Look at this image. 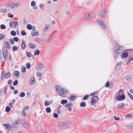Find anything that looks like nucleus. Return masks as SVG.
<instances>
[{"label": "nucleus", "instance_id": "obj_1", "mask_svg": "<svg viewBox=\"0 0 133 133\" xmlns=\"http://www.w3.org/2000/svg\"><path fill=\"white\" fill-rule=\"evenodd\" d=\"M20 5L21 4L18 2H16V4L11 3L10 4L5 5V7L9 9H10V8L13 9L15 8H17L18 6Z\"/></svg>", "mask_w": 133, "mask_h": 133}, {"label": "nucleus", "instance_id": "obj_2", "mask_svg": "<svg viewBox=\"0 0 133 133\" xmlns=\"http://www.w3.org/2000/svg\"><path fill=\"white\" fill-rule=\"evenodd\" d=\"M123 90L122 89H120L118 91V93L119 94L117 97V99L118 101H123L125 99V97L124 94H123L121 96L120 95L121 94V92H123Z\"/></svg>", "mask_w": 133, "mask_h": 133}, {"label": "nucleus", "instance_id": "obj_3", "mask_svg": "<svg viewBox=\"0 0 133 133\" xmlns=\"http://www.w3.org/2000/svg\"><path fill=\"white\" fill-rule=\"evenodd\" d=\"M123 49L122 46H119L117 48V51L115 50L114 52V54L115 55V57L117 58L119 55L121 51Z\"/></svg>", "mask_w": 133, "mask_h": 133}, {"label": "nucleus", "instance_id": "obj_4", "mask_svg": "<svg viewBox=\"0 0 133 133\" xmlns=\"http://www.w3.org/2000/svg\"><path fill=\"white\" fill-rule=\"evenodd\" d=\"M106 10L105 8H103L102 10L99 12L98 15L99 16L102 17L104 16L106 13Z\"/></svg>", "mask_w": 133, "mask_h": 133}, {"label": "nucleus", "instance_id": "obj_5", "mask_svg": "<svg viewBox=\"0 0 133 133\" xmlns=\"http://www.w3.org/2000/svg\"><path fill=\"white\" fill-rule=\"evenodd\" d=\"M99 25L102 28L105 29V26L104 24V22L102 20H100L98 21Z\"/></svg>", "mask_w": 133, "mask_h": 133}, {"label": "nucleus", "instance_id": "obj_6", "mask_svg": "<svg viewBox=\"0 0 133 133\" xmlns=\"http://www.w3.org/2000/svg\"><path fill=\"white\" fill-rule=\"evenodd\" d=\"M3 125L5 126V128L6 130L9 131L10 130L11 127L9 124H4Z\"/></svg>", "mask_w": 133, "mask_h": 133}, {"label": "nucleus", "instance_id": "obj_7", "mask_svg": "<svg viewBox=\"0 0 133 133\" xmlns=\"http://www.w3.org/2000/svg\"><path fill=\"white\" fill-rule=\"evenodd\" d=\"M35 79L34 77H32L30 79L29 84L30 85L33 84L35 82Z\"/></svg>", "mask_w": 133, "mask_h": 133}, {"label": "nucleus", "instance_id": "obj_8", "mask_svg": "<svg viewBox=\"0 0 133 133\" xmlns=\"http://www.w3.org/2000/svg\"><path fill=\"white\" fill-rule=\"evenodd\" d=\"M65 124L64 122L62 123L59 125L58 126V127L60 129H62L64 128H66Z\"/></svg>", "mask_w": 133, "mask_h": 133}, {"label": "nucleus", "instance_id": "obj_9", "mask_svg": "<svg viewBox=\"0 0 133 133\" xmlns=\"http://www.w3.org/2000/svg\"><path fill=\"white\" fill-rule=\"evenodd\" d=\"M65 124L66 128H67L71 124H72L71 122L70 121H66L64 122Z\"/></svg>", "mask_w": 133, "mask_h": 133}, {"label": "nucleus", "instance_id": "obj_10", "mask_svg": "<svg viewBox=\"0 0 133 133\" xmlns=\"http://www.w3.org/2000/svg\"><path fill=\"white\" fill-rule=\"evenodd\" d=\"M118 108L121 109H122L125 107V105L122 103L119 104L118 105Z\"/></svg>", "mask_w": 133, "mask_h": 133}, {"label": "nucleus", "instance_id": "obj_11", "mask_svg": "<svg viewBox=\"0 0 133 133\" xmlns=\"http://www.w3.org/2000/svg\"><path fill=\"white\" fill-rule=\"evenodd\" d=\"M38 70H42V69H44V66L43 64H40L38 65L37 67L36 68Z\"/></svg>", "mask_w": 133, "mask_h": 133}, {"label": "nucleus", "instance_id": "obj_12", "mask_svg": "<svg viewBox=\"0 0 133 133\" xmlns=\"http://www.w3.org/2000/svg\"><path fill=\"white\" fill-rule=\"evenodd\" d=\"M76 96H74L73 95H72L69 98L70 100L73 101H74L76 99Z\"/></svg>", "mask_w": 133, "mask_h": 133}, {"label": "nucleus", "instance_id": "obj_13", "mask_svg": "<svg viewBox=\"0 0 133 133\" xmlns=\"http://www.w3.org/2000/svg\"><path fill=\"white\" fill-rule=\"evenodd\" d=\"M10 74L9 72L6 73L4 75V77L6 78H8L10 77Z\"/></svg>", "mask_w": 133, "mask_h": 133}, {"label": "nucleus", "instance_id": "obj_14", "mask_svg": "<svg viewBox=\"0 0 133 133\" xmlns=\"http://www.w3.org/2000/svg\"><path fill=\"white\" fill-rule=\"evenodd\" d=\"M21 46L23 49H24L25 48V42L24 41H22Z\"/></svg>", "mask_w": 133, "mask_h": 133}, {"label": "nucleus", "instance_id": "obj_15", "mask_svg": "<svg viewBox=\"0 0 133 133\" xmlns=\"http://www.w3.org/2000/svg\"><path fill=\"white\" fill-rule=\"evenodd\" d=\"M55 88L56 89V90L58 92H59V89L61 90V87L59 86L56 85L55 87Z\"/></svg>", "mask_w": 133, "mask_h": 133}, {"label": "nucleus", "instance_id": "obj_16", "mask_svg": "<svg viewBox=\"0 0 133 133\" xmlns=\"http://www.w3.org/2000/svg\"><path fill=\"white\" fill-rule=\"evenodd\" d=\"M13 23L14 24V28H15L16 27L17 25H18V22L17 21H13Z\"/></svg>", "mask_w": 133, "mask_h": 133}, {"label": "nucleus", "instance_id": "obj_17", "mask_svg": "<svg viewBox=\"0 0 133 133\" xmlns=\"http://www.w3.org/2000/svg\"><path fill=\"white\" fill-rule=\"evenodd\" d=\"M39 53L40 51L38 49H36L34 52V55H38L39 54Z\"/></svg>", "mask_w": 133, "mask_h": 133}, {"label": "nucleus", "instance_id": "obj_18", "mask_svg": "<svg viewBox=\"0 0 133 133\" xmlns=\"http://www.w3.org/2000/svg\"><path fill=\"white\" fill-rule=\"evenodd\" d=\"M90 15L89 14H86L85 15V20H88L89 19L90 17Z\"/></svg>", "mask_w": 133, "mask_h": 133}, {"label": "nucleus", "instance_id": "obj_19", "mask_svg": "<svg viewBox=\"0 0 133 133\" xmlns=\"http://www.w3.org/2000/svg\"><path fill=\"white\" fill-rule=\"evenodd\" d=\"M29 46L30 48L34 49L35 48L36 46L34 44H29Z\"/></svg>", "mask_w": 133, "mask_h": 133}, {"label": "nucleus", "instance_id": "obj_20", "mask_svg": "<svg viewBox=\"0 0 133 133\" xmlns=\"http://www.w3.org/2000/svg\"><path fill=\"white\" fill-rule=\"evenodd\" d=\"M3 52H8V50L7 49V47L6 46H3L2 49Z\"/></svg>", "mask_w": 133, "mask_h": 133}, {"label": "nucleus", "instance_id": "obj_21", "mask_svg": "<svg viewBox=\"0 0 133 133\" xmlns=\"http://www.w3.org/2000/svg\"><path fill=\"white\" fill-rule=\"evenodd\" d=\"M67 100L63 99L61 101V103L63 105L67 103Z\"/></svg>", "mask_w": 133, "mask_h": 133}, {"label": "nucleus", "instance_id": "obj_22", "mask_svg": "<svg viewBox=\"0 0 133 133\" xmlns=\"http://www.w3.org/2000/svg\"><path fill=\"white\" fill-rule=\"evenodd\" d=\"M14 74L16 76H18L20 75V73L19 72L17 71H15L14 72Z\"/></svg>", "mask_w": 133, "mask_h": 133}, {"label": "nucleus", "instance_id": "obj_23", "mask_svg": "<svg viewBox=\"0 0 133 133\" xmlns=\"http://www.w3.org/2000/svg\"><path fill=\"white\" fill-rule=\"evenodd\" d=\"M9 41L11 44H14V41L12 39L10 38L9 39Z\"/></svg>", "mask_w": 133, "mask_h": 133}, {"label": "nucleus", "instance_id": "obj_24", "mask_svg": "<svg viewBox=\"0 0 133 133\" xmlns=\"http://www.w3.org/2000/svg\"><path fill=\"white\" fill-rule=\"evenodd\" d=\"M86 104L85 102H81L80 104L81 107H84L86 106Z\"/></svg>", "mask_w": 133, "mask_h": 133}, {"label": "nucleus", "instance_id": "obj_25", "mask_svg": "<svg viewBox=\"0 0 133 133\" xmlns=\"http://www.w3.org/2000/svg\"><path fill=\"white\" fill-rule=\"evenodd\" d=\"M5 44H6L7 45V47L8 49H10L11 48V46L9 43V42H4Z\"/></svg>", "mask_w": 133, "mask_h": 133}, {"label": "nucleus", "instance_id": "obj_26", "mask_svg": "<svg viewBox=\"0 0 133 133\" xmlns=\"http://www.w3.org/2000/svg\"><path fill=\"white\" fill-rule=\"evenodd\" d=\"M27 28L29 30H31L32 29V26L31 24H28L27 26Z\"/></svg>", "mask_w": 133, "mask_h": 133}, {"label": "nucleus", "instance_id": "obj_27", "mask_svg": "<svg viewBox=\"0 0 133 133\" xmlns=\"http://www.w3.org/2000/svg\"><path fill=\"white\" fill-rule=\"evenodd\" d=\"M128 56V54L127 52H124L123 55V56L124 58H126Z\"/></svg>", "mask_w": 133, "mask_h": 133}, {"label": "nucleus", "instance_id": "obj_28", "mask_svg": "<svg viewBox=\"0 0 133 133\" xmlns=\"http://www.w3.org/2000/svg\"><path fill=\"white\" fill-rule=\"evenodd\" d=\"M10 110V108L9 107L7 106L5 109V111L7 112H9Z\"/></svg>", "mask_w": 133, "mask_h": 133}, {"label": "nucleus", "instance_id": "obj_29", "mask_svg": "<svg viewBox=\"0 0 133 133\" xmlns=\"http://www.w3.org/2000/svg\"><path fill=\"white\" fill-rule=\"evenodd\" d=\"M98 99V97L97 96H95L93 97L92 98V100H96Z\"/></svg>", "mask_w": 133, "mask_h": 133}, {"label": "nucleus", "instance_id": "obj_30", "mask_svg": "<svg viewBox=\"0 0 133 133\" xmlns=\"http://www.w3.org/2000/svg\"><path fill=\"white\" fill-rule=\"evenodd\" d=\"M46 111L48 113H50L51 112V109L50 108L48 107L46 108Z\"/></svg>", "mask_w": 133, "mask_h": 133}, {"label": "nucleus", "instance_id": "obj_31", "mask_svg": "<svg viewBox=\"0 0 133 133\" xmlns=\"http://www.w3.org/2000/svg\"><path fill=\"white\" fill-rule=\"evenodd\" d=\"M26 67L27 69H29L30 67V64L29 63H28L26 64Z\"/></svg>", "mask_w": 133, "mask_h": 133}, {"label": "nucleus", "instance_id": "obj_32", "mask_svg": "<svg viewBox=\"0 0 133 133\" xmlns=\"http://www.w3.org/2000/svg\"><path fill=\"white\" fill-rule=\"evenodd\" d=\"M89 97V95H85L84 97H83V99L84 100H85L87 99Z\"/></svg>", "mask_w": 133, "mask_h": 133}, {"label": "nucleus", "instance_id": "obj_33", "mask_svg": "<svg viewBox=\"0 0 133 133\" xmlns=\"http://www.w3.org/2000/svg\"><path fill=\"white\" fill-rule=\"evenodd\" d=\"M44 104L46 106H48L49 105V102L47 101H45L44 102Z\"/></svg>", "mask_w": 133, "mask_h": 133}, {"label": "nucleus", "instance_id": "obj_34", "mask_svg": "<svg viewBox=\"0 0 133 133\" xmlns=\"http://www.w3.org/2000/svg\"><path fill=\"white\" fill-rule=\"evenodd\" d=\"M11 34L13 36H15L16 35V32L14 31H11Z\"/></svg>", "mask_w": 133, "mask_h": 133}, {"label": "nucleus", "instance_id": "obj_35", "mask_svg": "<svg viewBox=\"0 0 133 133\" xmlns=\"http://www.w3.org/2000/svg\"><path fill=\"white\" fill-rule=\"evenodd\" d=\"M61 92H63L64 93H66L68 91L66 90H64L63 88H61Z\"/></svg>", "mask_w": 133, "mask_h": 133}, {"label": "nucleus", "instance_id": "obj_36", "mask_svg": "<svg viewBox=\"0 0 133 133\" xmlns=\"http://www.w3.org/2000/svg\"><path fill=\"white\" fill-rule=\"evenodd\" d=\"M18 82V81L17 80H16L13 82V85H16L17 84Z\"/></svg>", "mask_w": 133, "mask_h": 133}, {"label": "nucleus", "instance_id": "obj_37", "mask_svg": "<svg viewBox=\"0 0 133 133\" xmlns=\"http://www.w3.org/2000/svg\"><path fill=\"white\" fill-rule=\"evenodd\" d=\"M1 12H6V10L5 9L3 8L0 10Z\"/></svg>", "mask_w": 133, "mask_h": 133}, {"label": "nucleus", "instance_id": "obj_38", "mask_svg": "<svg viewBox=\"0 0 133 133\" xmlns=\"http://www.w3.org/2000/svg\"><path fill=\"white\" fill-rule=\"evenodd\" d=\"M20 96L21 97H23L25 96V93L24 92L21 93Z\"/></svg>", "mask_w": 133, "mask_h": 133}, {"label": "nucleus", "instance_id": "obj_39", "mask_svg": "<svg viewBox=\"0 0 133 133\" xmlns=\"http://www.w3.org/2000/svg\"><path fill=\"white\" fill-rule=\"evenodd\" d=\"M128 96L130 97V98L132 99L133 101V96L131 94H130L128 92Z\"/></svg>", "mask_w": 133, "mask_h": 133}, {"label": "nucleus", "instance_id": "obj_40", "mask_svg": "<svg viewBox=\"0 0 133 133\" xmlns=\"http://www.w3.org/2000/svg\"><path fill=\"white\" fill-rule=\"evenodd\" d=\"M1 28L2 29H4L6 28V26L2 24L1 25Z\"/></svg>", "mask_w": 133, "mask_h": 133}, {"label": "nucleus", "instance_id": "obj_41", "mask_svg": "<svg viewBox=\"0 0 133 133\" xmlns=\"http://www.w3.org/2000/svg\"><path fill=\"white\" fill-rule=\"evenodd\" d=\"M21 35L22 36H24L26 34V32L24 30H22L21 32Z\"/></svg>", "mask_w": 133, "mask_h": 133}, {"label": "nucleus", "instance_id": "obj_42", "mask_svg": "<svg viewBox=\"0 0 133 133\" xmlns=\"http://www.w3.org/2000/svg\"><path fill=\"white\" fill-rule=\"evenodd\" d=\"M17 47L16 46H14L12 48L13 50L14 51H15L17 50Z\"/></svg>", "mask_w": 133, "mask_h": 133}, {"label": "nucleus", "instance_id": "obj_43", "mask_svg": "<svg viewBox=\"0 0 133 133\" xmlns=\"http://www.w3.org/2000/svg\"><path fill=\"white\" fill-rule=\"evenodd\" d=\"M26 54L27 56L28 57H30V55H31V54L29 52L27 51L26 52Z\"/></svg>", "mask_w": 133, "mask_h": 133}, {"label": "nucleus", "instance_id": "obj_44", "mask_svg": "<svg viewBox=\"0 0 133 133\" xmlns=\"http://www.w3.org/2000/svg\"><path fill=\"white\" fill-rule=\"evenodd\" d=\"M22 71L23 72H25L26 71V68L25 67H22Z\"/></svg>", "mask_w": 133, "mask_h": 133}, {"label": "nucleus", "instance_id": "obj_45", "mask_svg": "<svg viewBox=\"0 0 133 133\" xmlns=\"http://www.w3.org/2000/svg\"><path fill=\"white\" fill-rule=\"evenodd\" d=\"M36 3L34 1H32L31 2V5L32 6H35L36 5Z\"/></svg>", "mask_w": 133, "mask_h": 133}, {"label": "nucleus", "instance_id": "obj_46", "mask_svg": "<svg viewBox=\"0 0 133 133\" xmlns=\"http://www.w3.org/2000/svg\"><path fill=\"white\" fill-rule=\"evenodd\" d=\"M97 92H98L97 91H96L94 92H93V93L91 94H90V95L91 96H94V95H95L96 94H97Z\"/></svg>", "mask_w": 133, "mask_h": 133}, {"label": "nucleus", "instance_id": "obj_47", "mask_svg": "<svg viewBox=\"0 0 133 133\" xmlns=\"http://www.w3.org/2000/svg\"><path fill=\"white\" fill-rule=\"evenodd\" d=\"M4 36L3 34L0 35V40L2 39L4 37Z\"/></svg>", "mask_w": 133, "mask_h": 133}, {"label": "nucleus", "instance_id": "obj_48", "mask_svg": "<svg viewBox=\"0 0 133 133\" xmlns=\"http://www.w3.org/2000/svg\"><path fill=\"white\" fill-rule=\"evenodd\" d=\"M13 39L16 42H17L18 41V38L17 37H15L13 38Z\"/></svg>", "mask_w": 133, "mask_h": 133}, {"label": "nucleus", "instance_id": "obj_49", "mask_svg": "<svg viewBox=\"0 0 133 133\" xmlns=\"http://www.w3.org/2000/svg\"><path fill=\"white\" fill-rule=\"evenodd\" d=\"M13 21H10L9 22V24H10V27L11 28L13 26Z\"/></svg>", "mask_w": 133, "mask_h": 133}, {"label": "nucleus", "instance_id": "obj_50", "mask_svg": "<svg viewBox=\"0 0 133 133\" xmlns=\"http://www.w3.org/2000/svg\"><path fill=\"white\" fill-rule=\"evenodd\" d=\"M50 27V25L46 24L45 25V28L46 29H48Z\"/></svg>", "mask_w": 133, "mask_h": 133}, {"label": "nucleus", "instance_id": "obj_51", "mask_svg": "<svg viewBox=\"0 0 133 133\" xmlns=\"http://www.w3.org/2000/svg\"><path fill=\"white\" fill-rule=\"evenodd\" d=\"M114 119L118 121L119 119V118L118 117H117L115 116H114Z\"/></svg>", "mask_w": 133, "mask_h": 133}, {"label": "nucleus", "instance_id": "obj_52", "mask_svg": "<svg viewBox=\"0 0 133 133\" xmlns=\"http://www.w3.org/2000/svg\"><path fill=\"white\" fill-rule=\"evenodd\" d=\"M106 87L107 88L109 87L110 84H109V81H108L107 83L106 84Z\"/></svg>", "mask_w": 133, "mask_h": 133}, {"label": "nucleus", "instance_id": "obj_53", "mask_svg": "<svg viewBox=\"0 0 133 133\" xmlns=\"http://www.w3.org/2000/svg\"><path fill=\"white\" fill-rule=\"evenodd\" d=\"M37 75L39 76H42V73H40L39 72H37Z\"/></svg>", "mask_w": 133, "mask_h": 133}, {"label": "nucleus", "instance_id": "obj_54", "mask_svg": "<svg viewBox=\"0 0 133 133\" xmlns=\"http://www.w3.org/2000/svg\"><path fill=\"white\" fill-rule=\"evenodd\" d=\"M53 116L54 117L57 118L58 117V115L57 113H55L53 114Z\"/></svg>", "mask_w": 133, "mask_h": 133}, {"label": "nucleus", "instance_id": "obj_55", "mask_svg": "<svg viewBox=\"0 0 133 133\" xmlns=\"http://www.w3.org/2000/svg\"><path fill=\"white\" fill-rule=\"evenodd\" d=\"M16 122H14L13 123V125L12 126H13L14 127H17V125L16 124Z\"/></svg>", "mask_w": 133, "mask_h": 133}, {"label": "nucleus", "instance_id": "obj_56", "mask_svg": "<svg viewBox=\"0 0 133 133\" xmlns=\"http://www.w3.org/2000/svg\"><path fill=\"white\" fill-rule=\"evenodd\" d=\"M23 126L25 128H26L28 127V125L26 123H24L23 124Z\"/></svg>", "mask_w": 133, "mask_h": 133}, {"label": "nucleus", "instance_id": "obj_57", "mask_svg": "<svg viewBox=\"0 0 133 133\" xmlns=\"http://www.w3.org/2000/svg\"><path fill=\"white\" fill-rule=\"evenodd\" d=\"M8 88V86L6 85L5 87L4 88V92L5 93L6 91L7 90V89Z\"/></svg>", "mask_w": 133, "mask_h": 133}, {"label": "nucleus", "instance_id": "obj_58", "mask_svg": "<svg viewBox=\"0 0 133 133\" xmlns=\"http://www.w3.org/2000/svg\"><path fill=\"white\" fill-rule=\"evenodd\" d=\"M8 16L9 17L11 18H12L14 17L13 15L12 14H8Z\"/></svg>", "mask_w": 133, "mask_h": 133}, {"label": "nucleus", "instance_id": "obj_59", "mask_svg": "<svg viewBox=\"0 0 133 133\" xmlns=\"http://www.w3.org/2000/svg\"><path fill=\"white\" fill-rule=\"evenodd\" d=\"M22 115L23 116H25V115H26L25 112L23 111H22Z\"/></svg>", "mask_w": 133, "mask_h": 133}, {"label": "nucleus", "instance_id": "obj_60", "mask_svg": "<svg viewBox=\"0 0 133 133\" xmlns=\"http://www.w3.org/2000/svg\"><path fill=\"white\" fill-rule=\"evenodd\" d=\"M7 56L8 55H5V56H3L4 57V60L5 61H6L7 60Z\"/></svg>", "mask_w": 133, "mask_h": 133}, {"label": "nucleus", "instance_id": "obj_61", "mask_svg": "<svg viewBox=\"0 0 133 133\" xmlns=\"http://www.w3.org/2000/svg\"><path fill=\"white\" fill-rule=\"evenodd\" d=\"M3 56L5 55H8V52H3Z\"/></svg>", "mask_w": 133, "mask_h": 133}, {"label": "nucleus", "instance_id": "obj_62", "mask_svg": "<svg viewBox=\"0 0 133 133\" xmlns=\"http://www.w3.org/2000/svg\"><path fill=\"white\" fill-rule=\"evenodd\" d=\"M131 115L129 114H127L126 116V118H129L131 117Z\"/></svg>", "mask_w": 133, "mask_h": 133}, {"label": "nucleus", "instance_id": "obj_63", "mask_svg": "<svg viewBox=\"0 0 133 133\" xmlns=\"http://www.w3.org/2000/svg\"><path fill=\"white\" fill-rule=\"evenodd\" d=\"M10 88L12 90H14L15 89V87H14L12 85H10Z\"/></svg>", "mask_w": 133, "mask_h": 133}, {"label": "nucleus", "instance_id": "obj_64", "mask_svg": "<svg viewBox=\"0 0 133 133\" xmlns=\"http://www.w3.org/2000/svg\"><path fill=\"white\" fill-rule=\"evenodd\" d=\"M133 60V58L131 57H130V58H129L127 63H128L129 62H130V61L132 60Z\"/></svg>", "mask_w": 133, "mask_h": 133}]
</instances>
